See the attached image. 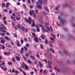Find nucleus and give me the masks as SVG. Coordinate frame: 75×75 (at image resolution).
<instances>
[{
  "instance_id": "13d9d810",
  "label": "nucleus",
  "mask_w": 75,
  "mask_h": 75,
  "mask_svg": "<svg viewBox=\"0 0 75 75\" xmlns=\"http://www.w3.org/2000/svg\"><path fill=\"white\" fill-rule=\"evenodd\" d=\"M7 69L6 67H4V71H7Z\"/></svg>"
},
{
  "instance_id": "de8ad7c7",
  "label": "nucleus",
  "mask_w": 75,
  "mask_h": 75,
  "mask_svg": "<svg viewBox=\"0 0 75 75\" xmlns=\"http://www.w3.org/2000/svg\"><path fill=\"white\" fill-rule=\"evenodd\" d=\"M40 47L41 49H43L44 48V47H43L42 45H40Z\"/></svg>"
},
{
  "instance_id": "c03bdc74",
  "label": "nucleus",
  "mask_w": 75,
  "mask_h": 75,
  "mask_svg": "<svg viewBox=\"0 0 75 75\" xmlns=\"http://www.w3.org/2000/svg\"><path fill=\"white\" fill-rule=\"evenodd\" d=\"M25 69H28V67L27 66H25Z\"/></svg>"
},
{
  "instance_id": "cd10ccee",
  "label": "nucleus",
  "mask_w": 75,
  "mask_h": 75,
  "mask_svg": "<svg viewBox=\"0 0 75 75\" xmlns=\"http://www.w3.org/2000/svg\"><path fill=\"white\" fill-rule=\"evenodd\" d=\"M1 43H2V44H4V42H5V41H4V40H1Z\"/></svg>"
},
{
  "instance_id": "dca6fc26",
  "label": "nucleus",
  "mask_w": 75,
  "mask_h": 75,
  "mask_svg": "<svg viewBox=\"0 0 75 75\" xmlns=\"http://www.w3.org/2000/svg\"><path fill=\"white\" fill-rule=\"evenodd\" d=\"M41 37L42 39V40H44V39H45V36L44 35H42L41 36Z\"/></svg>"
},
{
  "instance_id": "6e6d98bb",
  "label": "nucleus",
  "mask_w": 75,
  "mask_h": 75,
  "mask_svg": "<svg viewBox=\"0 0 75 75\" xmlns=\"http://www.w3.org/2000/svg\"><path fill=\"white\" fill-rule=\"evenodd\" d=\"M39 25L40 27H42V28L44 27V26H43V25H42V24H39Z\"/></svg>"
},
{
  "instance_id": "412c9836",
  "label": "nucleus",
  "mask_w": 75,
  "mask_h": 75,
  "mask_svg": "<svg viewBox=\"0 0 75 75\" xmlns=\"http://www.w3.org/2000/svg\"><path fill=\"white\" fill-rule=\"evenodd\" d=\"M17 46L18 47H20L21 46V45L20 44V42H19L18 41V42L16 43Z\"/></svg>"
},
{
  "instance_id": "e2e57ef3",
  "label": "nucleus",
  "mask_w": 75,
  "mask_h": 75,
  "mask_svg": "<svg viewBox=\"0 0 75 75\" xmlns=\"http://www.w3.org/2000/svg\"><path fill=\"white\" fill-rule=\"evenodd\" d=\"M3 11L4 12H7V9H6L3 10Z\"/></svg>"
},
{
  "instance_id": "393cba45",
  "label": "nucleus",
  "mask_w": 75,
  "mask_h": 75,
  "mask_svg": "<svg viewBox=\"0 0 75 75\" xmlns=\"http://www.w3.org/2000/svg\"><path fill=\"white\" fill-rule=\"evenodd\" d=\"M8 6H9V3L8 2L6 4V8H7Z\"/></svg>"
},
{
  "instance_id": "0eeeda50",
  "label": "nucleus",
  "mask_w": 75,
  "mask_h": 75,
  "mask_svg": "<svg viewBox=\"0 0 75 75\" xmlns=\"http://www.w3.org/2000/svg\"><path fill=\"white\" fill-rule=\"evenodd\" d=\"M37 7L40 10H41V9H42V6L40 5H37Z\"/></svg>"
},
{
  "instance_id": "4468645a",
  "label": "nucleus",
  "mask_w": 75,
  "mask_h": 75,
  "mask_svg": "<svg viewBox=\"0 0 75 75\" xmlns=\"http://www.w3.org/2000/svg\"><path fill=\"white\" fill-rule=\"evenodd\" d=\"M44 9L45 10L47 11V12H49V10H48V8L45 6L44 7Z\"/></svg>"
},
{
  "instance_id": "c85d7f7f",
  "label": "nucleus",
  "mask_w": 75,
  "mask_h": 75,
  "mask_svg": "<svg viewBox=\"0 0 75 75\" xmlns=\"http://www.w3.org/2000/svg\"><path fill=\"white\" fill-rule=\"evenodd\" d=\"M43 72H44L45 74H47L48 71L47 70L45 69L44 70V71H43Z\"/></svg>"
},
{
  "instance_id": "5fc2aeb1",
  "label": "nucleus",
  "mask_w": 75,
  "mask_h": 75,
  "mask_svg": "<svg viewBox=\"0 0 75 75\" xmlns=\"http://www.w3.org/2000/svg\"><path fill=\"white\" fill-rule=\"evenodd\" d=\"M43 14H44V15H46V14H47V12L45 11H44L43 12Z\"/></svg>"
},
{
  "instance_id": "052dcab7",
  "label": "nucleus",
  "mask_w": 75,
  "mask_h": 75,
  "mask_svg": "<svg viewBox=\"0 0 75 75\" xmlns=\"http://www.w3.org/2000/svg\"><path fill=\"white\" fill-rule=\"evenodd\" d=\"M32 31H33V32H36V30H35V29H33L32 30Z\"/></svg>"
},
{
  "instance_id": "a878e982",
  "label": "nucleus",
  "mask_w": 75,
  "mask_h": 75,
  "mask_svg": "<svg viewBox=\"0 0 75 75\" xmlns=\"http://www.w3.org/2000/svg\"><path fill=\"white\" fill-rule=\"evenodd\" d=\"M45 28H46V29H48L49 31H51V30H50V27H46V26H45Z\"/></svg>"
},
{
  "instance_id": "c9c22d12",
  "label": "nucleus",
  "mask_w": 75,
  "mask_h": 75,
  "mask_svg": "<svg viewBox=\"0 0 75 75\" xmlns=\"http://www.w3.org/2000/svg\"><path fill=\"white\" fill-rule=\"evenodd\" d=\"M3 22L5 25H6V24H7V22H6V21L3 20Z\"/></svg>"
},
{
  "instance_id": "4c0bfd02",
  "label": "nucleus",
  "mask_w": 75,
  "mask_h": 75,
  "mask_svg": "<svg viewBox=\"0 0 75 75\" xmlns=\"http://www.w3.org/2000/svg\"><path fill=\"white\" fill-rule=\"evenodd\" d=\"M14 72L16 73V74H19V72H18L17 70L15 71Z\"/></svg>"
},
{
  "instance_id": "9d476101",
  "label": "nucleus",
  "mask_w": 75,
  "mask_h": 75,
  "mask_svg": "<svg viewBox=\"0 0 75 75\" xmlns=\"http://www.w3.org/2000/svg\"><path fill=\"white\" fill-rule=\"evenodd\" d=\"M58 8H60V5L59 4H58V6L56 7L55 10L57 11H58Z\"/></svg>"
},
{
  "instance_id": "423d86ee",
  "label": "nucleus",
  "mask_w": 75,
  "mask_h": 75,
  "mask_svg": "<svg viewBox=\"0 0 75 75\" xmlns=\"http://www.w3.org/2000/svg\"><path fill=\"white\" fill-rule=\"evenodd\" d=\"M42 29L45 33V32H47V33L48 32V30L47 29H45L44 27L42 28Z\"/></svg>"
},
{
  "instance_id": "49530a36",
  "label": "nucleus",
  "mask_w": 75,
  "mask_h": 75,
  "mask_svg": "<svg viewBox=\"0 0 75 75\" xmlns=\"http://www.w3.org/2000/svg\"><path fill=\"white\" fill-rule=\"evenodd\" d=\"M16 19L17 20H18V21L19 20H20V18L16 17Z\"/></svg>"
},
{
  "instance_id": "a211bd4d",
  "label": "nucleus",
  "mask_w": 75,
  "mask_h": 75,
  "mask_svg": "<svg viewBox=\"0 0 75 75\" xmlns=\"http://www.w3.org/2000/svg\"><path fill=\"white\" fill-rule=\"evenodd\" d=\"M25 64L23 62L22 64H21V67L24 68V67L25 66Z\"/></svg>"
},
{
  "instance_id": "7c9ffc66",
  "label": "nucleus",
  "mask_w": 75,
  "mask_h": 75,
  "mask_svg": "<svg viewBox=\"0 0 75 75\" xmlns=\"http://www.w3.org/2000/svg\"><path fill=\"white\" fill-rule=\"evenodd\" d=\"M8 65H11L13 64V63L11 62H8Z\"/></svg>"
},
{
  "instance_id": "8fccbe9b",
  "label": "nucleus",
  "mask_w": 75,
  "mask_h": 75,
  "mask_svg": "<svg viewBox=\"0 0 75 75\" xmlns=\"http://www.w3.org/2000/svg\"><path fill=\"white\" fill-rule=\"evenodd\" d=\"M15 37H17V35L16 34H13Z\"/></svg>"
},
{
  "instance_id": "aec40b11",
  "label": "nucleus",
  "mask_w": 75,
  "mask_h": 75,
  "mask_svg": "<svg viewBox=\"0 0 75 75\" xmlns=\"http://www.w3.org/2000/svg\"><path fill=\"white\" fill-rule=\"evenodd\" d=\"M47 55L48 58H49V59H51L52 58L51 57L49 53H47Z\"/></svg>"
},
{
  "instance_id": "a18cd8bd",
  "label": "nucleus",
  "mask_w": 75,
  "mask_h": 75,
  "mask_svg": "<svg viewBox=\"0 0 75 75\" xmlns=\"http://www.w3.org/2000/svg\"><path fill=\"white\" fill-rule=\"evenodd\" d=\"M21 42L22 44H23V42H24V40H21Z\"/></svg>"
},
{
  "instance_id": "09e8293b",
  "label": "nucleus",
  "mask_w": 75,
  "mask_h": 75,
  "mask_svg": "<svg viewBox=\"0 0 75 75\" xmlns=\"http://www.w3.org/2000/svg\"><path fill=\"white\" fill-rule=\"evenodd\" d=\"M49 45L51 47H52V44L50 43V42L49 43Z\"/></svg>"
},
{
  "instance_id": "6ab92c4d",
  "label": "nucleus",
  "mask_w": 75,
  "mask_h": 75,
  "mask_svg": "<svg viewBox=\"0 0 75 75\" xmlns=\"http://www.w3.org/2000/svg\"><path fill=\"white\" fill-rule=\"evenodd\" d=\"M21 30L23 31H25V28L24 27L22 26L21 27Z\"/></svg>"
},
{
  "instance_id": "9b49d317",
  "label": "nucleus",
  "mask_w": 75,
  "mask_h": 75,
  "mask_svg": "<svg viewBox=\"0 0 75 75\" xmlns=\"http://www.w3.org/2000/svg\"><path fill=\"white\" fill-rule=\"evenodd\" d=\"M16 59L17 61H20V60L21 59H20V57H18V56L16 57Z\"/></svg>"
},
{
  "instance_id": "37998d69",
  "label": "nucleus",
  "mask_w": 75,
  "mask_h": 75,
  "mask_svg": "<svg viewBox=\"0 0 75 75\" xmlns=\"http://www.w3.org/2000/svg\"><path fill=\"white\" fill-rule=\"evenodd\" d=\"M24 40L25 42H27V38H24Z\"/></svg>"
},
{
  "instance_id": "ddd939ff",
  "label": "nucleus",
  "mask_w": 75,
  "mask_h": 75,
  "mask_svg": "<svg viewBox=\"0 0 75 75\" xmlns=\"http://www.w3.org/2000/svg\"><path fill=\"white\" fill-rule=\"evenodd\" d=\"M34 40H35L36 42H38V39L36 37L34 38Z\"/></svg>"
},
{
  "instance_id": "e433bc0d",
  "label": "nucleus",
  "mask_w": 75,
  "mask_h": 75,
  "mask_svg": "<svg viewBox=\"0 0 75 75\" xmlns=\"http://www.w3.org/2000/svg\"><path fill=\"white\" fill-rule=\"evenodd\" d=\"M45 0V1L44 2V4H45V5H46V4H47V0Z\"/></svg>"
},
{
  "instance_id": "f03ea898",
  "label": "nucleus",
  "mask_w": 75,
  "mask_h": 75,
  "mask_svg": "<svg viewBox=\"0 0 75 75\" xmlns=\"http://www.w3.org/2000/svg\"><path fill=\"white\" fill-rule=\"evenodd\" d=\"M25 21H26V22H28V23L31 24V18L29 17L28 19H27V18H25Z\"/></svg>"
},
{
  "instance_id": "4be33fe9",
  "label": "nucleus",
  "mask_w": 75,
  "mask_h": 75,
  "mask_svg": "<svg viewBox=\"0 0 75 75\" xmlns=\"http://www.w3.org/2000/svg\"><path fill=\"white\" fill-rule=\"evenodd\" d=\"M30 58H32V59H33V60H34V59H35V58L33 56L31 55H30Z\"/></svg>"
},
{
  "instance_id": "0e129e2a",
  "label": "nucleus",
  "mask_w": 75,
  "mask_h": 75,
  "mask_svg": "<svg viewBox=\"0 0 75 75\" xmlns=\"http://www.w3.org/2000/svg\"><path fill=\"white\" fill-rule=\"evenodd\" d=\"M34 71L31 72L30 73L31 75H33L34 74Z\"/></svg>"
},
{
  "instance_id": "bb28decb",
  "label": "nucleus",
  "mask_w": 75,
  "mask_h": 75,
  "mask_svg": "<svg viewBox=\"0 0 75 75\" xmlns=\"http://www.w3.org/2000/svg\"><path fill=\"white\" fill-rule=\"evenodd\" d=\"M5 38L6 40H8V41H9V40H10V38H8L7 36H6L5 37Z\"/></svg>"
},
{
  "instance_id": "a19ab883",
  "label": "nucleus",
  "mask_w": 75,
  "mask_h": 75,
  "mask_svg": "<svg viewBox=\"0 0 75 75\" xmlns=\"http://www.w3.org/2000/svg\"><path fill=\"white\" fill-rule=\"evenodd\" d=\"M50 40L52 41H54L55 40V39H54V38H50Z\"/></svg>"
},
{
  "instance_id": "6e6552de",
  "label": "nucleus",
  "mask_w": 75,
  "mask_h": 75,
  "mask_svg": "<svg viewBox=\"0 0 75 75\" xmlns=\"http://www.w3.org/2000/svg\"><path fill=\"white\" fill-rule=\"evenodd\" d=\"M33 23L32 24V25H31V27H34L35 26V21H34L33 20V21H32Z\"/></svg>"
},
{
  "instance_id": "79ce46f5",
  "label": "nucleus",
  "mask_w": 75,
  "mask_h": 75,
  "mask_svg": "<svg viewBox=\"0 0 75 75\" xmlns=\"http://www.w3.org/2000/svg\"><path fill=\"white\" fill-rule=\"evenodd\" d=\"M23 7L24 8H26V7H27L24 4L23 5Z\"/></svg>"
},
{
  "instance_id": "603ef678",
  "label": "nucleus",
  "mask_w": 75,
  "mask_h": 75,
  "mask_svg": "<svg viewBox=\"0 0 75 75\" xmlns=\"http://www.w3.org/2000/svg\"><path fill=\"white\" fill-rule=\"evenodd\" d=\"M36 31L37 32H40V29H37L36 30Z\"/></svg>"
},
{
  "instance_id": "1a4fd4ad",
  "label": "nucleus",
  "mask_w": 75,
  "mask_h": 75,
  "mask_svg": "<svg viewBox=\"0 0 75 75\" xmlns=\"http://www.w3.org/2000/svg\"><path fill=\"white\" fill-rule=\"evenodd\" d=\"M43 1V0H38V1L39 3L41 5H42L43 3H42V1Z\"/></svg>"
},
{
  "instance_id": "2eb2a0df",
  "label": "nucleus",
  "mask_w": 75,
  "mask_h": 75,
  "mask_svg": "<svg viewBox=\"0 0 75 75\" xmlns=\"http://www.w3.org/2000/svg\"><path fill=\"white\" fill-rule=\"evenodd\" d=\"M50 50L51 52H52V53H54L55 52H54V50L52 48H50Z\"/></svg>"
},
{
  "instance_id": "473e14b6",
  "label": "nucleus",
  "mask_w": 75,
  "mask_h": 75,
  "mask_svg": "<svg viewBox=\"0 0 75 75\" xmlns=\"http://www.w3.org/2000/svg\"><path fill=\"white\" fill-rule=\"evenodd\" d=\"M18 69H19V70H20V71H21V72L23 71V69H22L21 68L18 67Z\"/></svg>"
},
{
  "instance_id": "39448f33",
  "label": "nucleus",
  "mask_w": 75,
  "mask_h": 75,
  "mask_svg": "<svg viewBox=\"0 0 75 75\" xmlns=\"http://www.w3.org/2000/svg\"><path fill=\"white\" fill-rule=\"evenodd\" d=\"M47 63L48 64L49 68H52V67H51V64H52V63H51V62L48 61L47 62Z\"/></svg>"
},
{
  "instance_id": "f3484780",
  "label": "nucleus",
  "mask_w": 75,
  "mask_h": 75,
  "mask_svg": "<svg viewBox=\"0 0 75 75\" xmlns=\"http://www.w3.org/2000/svg\"><path fill=\"white\" fill-rule=\"evenodd\" d=\"M10 52H4V54L5 55H10Z\"/></svg>"
},
{
  "instance_id": "774afa93",
  "label": "nucleus",
  "mask_w": 75,
  "mask_h": 75,
  "mask_svg": "<svg viewBox=\"0 0 75 75\" xmlns=\"http://www.w3.org/2000/svg\"><path fill=\"white\" fill-rule=\"evenodd\" d=\"M23 72L24 75H27V74H26V73H25V72H24V71H23Z\"/></svg>"
},
{
  "instance_id": "72a5a7b5",
  "label": "nucleus",
  "mask_w": 75,
  "mask_h": 75,
  "mask_svg": "<svg viewBox=\"0 0 75 75\" xmlns=\"http://www.w3.org/2000/svg\"><path fill=\"white\" fill-rule=\"evenodd\" d=\"M12 60L13 62H15V61H16V60H15V58H14V57H13L12 58Z\"/></svg>"
},
{
  "instance_id": "ea45409f",
  "label": "nucleus",
  "mask_w": 75,
  "mask_h": 75,
  "mask_svg": "<svg viewBox=\"0 0 75 75\" xmlns=\"http://www.w3.org/2000/svg\"><path fill=\"white\" fill-rule=\"evenodd\" d=\"M24 48L25 51H27L28 50L27 49V47H25V46L24 47Z\"/></svg>"
},
{
  "instance_id": "680f3d73",
  "label": "nucleus",
  "mask_w": 75,
  "mask_h": 75,
  "mask_svg": "<svg viewBox=\"0 0 75 75\" xmlns=\"http://www.w3.org/2000/svg\"><path fill=\"white\" fill-rule=\"evenodd\" d=\"M6 35V34H4V33H1V36H3L4 35Z\"/></svg>"
},
{
  "instance_id": "4d7b16f0",
  "label": "nucleus",
  "mask_w": 75,
  "mask_h": 75,
  "mask_svg": "<svg viewBox=\"0 0 75 75\" xmlns=\"http://www.w3.org/2000/svg\"><path fill=\"white\" fill-rule=\"evenodd\" d=\"M54 69L55 71H57V69H58V68L56 67H54Z\"/></svg>"
},
{
  "instance_id": "20e7f679",
  "label": "nucleus",
  "mask_w": 75,
  "mask_h": 75,
  "mask_svg": "<svg viewBox=\"0 0 75 75\" xmlns=\"http://www.w3.org/2000/svg\"><path fill=\"white\" fill-rule=\"evenodd\" d=\"M0 29L1 30H4V29L5 30H7V28L6 26H4V25L3 27H0Z\"/></svg>"
},
{
  "instance_id": "f257e3e1",
  "label": "nucleus",
  "mask_w": 75,
  "mask_h": 75,
  "mask_svg": "<svg viewBox=\"0 0 75 75\" xmlns=\"http://www.w3.org/2000/svg\"><path fill=\"white\" fill-rule=\"evenodd\" d=\"M58 18L59 19V20H60V26L61 24L63 26H64V25H65V23L66 22L65 20L63 19H60V17L59 16L58 17Z\"/></svg>"
},
{
  "instance_id": "69168bd1",
  "label": "nucleus",
  "mask_w": 75,
  "mask_h": 75,
  "mask_svg": "<svg viewBox=\"0 0 75 75\" xmlns=\"http://www.w3.org/2000/svg\"><path fill=\"white\" fill-rule=\"evenodd\" d=\"M57 63L59 64H61V61H57Z\"/></svg>"
},
{
  "instance_id": "b1692460",
  "label": "nucleus",
  "mask_w": 75,
  "mask_h": 75,
  "mask_svg": "<svg viewBox=\"0 0 75 75\" xmlns=\"http://www.w3.org/2000/svg\"><path fill=\"white\" fill-rule=\"evenodd\" d=\"M39 21L40 23H43V21L41 19H39Z\"/></svg>"
},
{
  "instance_id": "864d4df0",
  "label": "nucleus",
  "mask_w": 75,
  "mask_h": 75,
  "mask_svg": "<svg viewBox=\"0 0 75 75\" xmlns=\"http://www.w3.org/2000/svg\"><path fill=\"white\" fill-rule=\"evenodd\" d=\"M28 63H29V64H31L32 62L31 61H30V60H28Z\"/></svg>"
},
{
  "instance_id": "58836bf2",
  "label": "nucleus",
  "mask_w": 75,
  "mask_h": 75,
  "mask_svg": "<svg viewBox=\"0 0 75 75\" xmlns=\"http://www.w3.org/2000/svg\"><path fill=\"white\" fill-rule=\"evenodd\" d=\"M26 46L28 48H29L30 47V45L28 44L27 43L26 45Z\"/></svg>"
},
{
  "instance_id": "bf43d9fd",
  "label": "nucleus",
  "mask_w": 75,
  "mask_h": 75,
  "mask_svg": "<svg viewBox=\"0 0 75 75\" xmlns=\"http://www.w3.org/2000/svg\"><path fill=\"white\" fill-rule=\"evenodd\" d=\"M28 29H26L25 30V33H27L28 31Z\"/></svg>"
},
{
  "instance_id": "3c124183",
  "label": "nucleus",
  "mask_w": 75,
  "mask_h": 75,
  "mask_svg": "<svg viewBox=\"0 0 75 75\" xmlns=\"http://www.w3.org/2000/svg\"><path fill=\"white\" fill-rule=\"evenodd\" d=\"M39 66L40 67H43L42 64H41V63L40 64Z\"/></svg>"
},
{
  "instance_id": "7ed1b4c3",
  "label": "nucleus",
  "mask_w": 75,
  "mask_h": 75,
  "mask_svg": "<svg viewBox=\"0 0 75 75\" xmlns=\"http://www.w3.org/2000/svg\"><path fill=\"white\" fill-rule=\"evenodd\" d=\"M29 14L30 15V16H32V14L33 16V17H34V18H36V17H37V16H36L35 15V12L33 10H32V12H31V11H30Z\"/></svg>"
},
{
  "instance_id": "2f4dec72",
  "label": "nucleus",
  "mask_w": 75,
  "mask_h": 75,
  "mask_svg": "<svg viewBox=\"0 0 75 75\" xmlns=\"http://www.w3.org/2000/svg\"><path fill=\"white\" fill-rule=\"evenodd\" d=\"M17 27L18 28H20V27H21V25H20V24H19L17 25Z\"/></svg>"
},
{
  "instance_id": "c756f323",
  "label": "nucleus",
  "mask_w": 75,
  "mask_h": 75,
  "mask_svg": "<svg viewBox=\"0 0 75 75\" xmlns=\"http://www.w3.org/2000/svg\"><path fill=\"white\" fill-rule=\"evenodd\" d=\"M2 6L3 7H5L6 6L5 5V4H4V3H3L2 4Z\"/></svg>"
},
{
  "instance_id": "f8f14e48",
  "label": "nucleus",
  "mask_w": 75,
  "mask_h": 75,
  "mask_svg": "<svg viewBox=\"0 0 75 75\" xmlns=\"http://www.w3.org/2000/svg\"><path fill=\"white\" fill-rule=\"evenodd\" d=\"M21 51H20V54H23V52L24 51V48L23 47H22V48L21 49Z\"/></svg>"
},
{
  "instance_id": "f704fd0d",
  "label": "nucleus",
  "mask_w": 75,
  "mask_h": 75,
  "mask_svg": "<svg viewBox=\"0 0 75 75\" xmlns=\"http://www.w3.org/2000/svg\"><path fill=\"white\" fill-rule=\"evenodd\" d=\"M63 7L64 8V7H66V3L63 4Z\"/></svg>"
},
{
  "instance_id": "5701e85b",
  "label": "nucleus",
  "mask_w": 75,
  "mask_h": 75,
  "mask_svg": "<svg viewBox=\"0 0 75 75\" xmlns=\"http://www.w3.org/2000/svg\"><path fill=\"white\" fill-rule=\"evenodd\" d=\"M48 41L47 39H46L45 41V44L46 45H47L48 44Z\"/></svg>"
},
{
  "instance_id": "338daca9",
  "label": "nucleus",
  "mask_w": 75,
  "mask_h": 75,
  "mask_svg": "<svg viewBox=\"0 0 75 75\" xmlns=\"http://www.w3.org/2000/svg\"><path fill=\"white\" fill-rule=\"evenodd\" d=\"M25 56L26 57H28L29 56V54H28V53H27L25 54Z\"/></svg>"
}]
</instances>
